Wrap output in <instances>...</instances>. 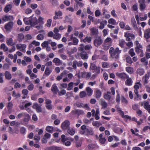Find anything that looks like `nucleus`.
<instances>
[{"mask_svg": "<svg viewBox=\"0 0 150 150\" xmlns=\"http://www.w3.org/2000/svg\"><path fill=\"white\" fill-rule=\"evenodd\" d=\"M142 84L139 82H136L134 86V92L135 94H138L139 88L142 87Z\"/></svg>", "mask_w": 150, "mask_h": 150, "instance_id": "nucleus-7", "label": "nucleus"}, {"mask_svg": "<svg viewBox=\"0 0 150 150\" xmlns=\"http://www.w3.org/2000/svg\"><path fill=\"white\" fill-rule=\"evenodd\" d=\"M91 41V37H86L83 40V41L84 42H87L90 43Z\"/></svg>", "mask_w": 150, "mask_h": 150, "instance_id": "nucleus-45", "label": "nucleus"}, {"mask_svg": "<svg viewBox=\"0 0 150 150\" xmlns=\"http://www.w3.org/2000/svg\"><path fill=\"white\" fill-rule=\"evenodd\" d=\"M92 48L91 45H87L84 46V49L86 50H90Z\"/></svg>", "mask_w": 150, "mask_h": 150, "instance_id": "nucleus-62", "label": "nucleus"}, {"mask_svg": "<svg viewBox=\"0 0 150 150\" xmlns=\"http://www.w3.org/2000/svg\"><path fill=\"white\" fill-rule=\"evenodd\" d=\"M91 33L92 34L95 35L97 34V31L96 29L94 28H92L91 29Z\"/></svg>", "mask_w": 150, "mask_h": 150, "instance_id": "nucleus-59", "label": "nucleus"}, {"mask_svg": "<svg viewBox=\"0 0 150 150\" xmlns=\"http://www.w3.org/2000/svg\"><path fill=\"white\" fill-rule=\"evenodd\" d=\"M103 42V41L100 37H97L94 41V45L97 47L100 45Z\"/></svg>", "mask_w": 150, "mask_h": 150, "instance_id": "nucleus-4", "label": "nucleus"}, {"mask_svg": "<svg viewBox=\"0 0 150 150\" xmlns=\"http://www.w3.org/2000/svg\"><path fill=\"white\" fill-rule=\"evenodd\" d=\"M115 74L116 76L122 79L125 80L128 77L129 75L124 72H117Z\"/></svg>", "mask_w": 150, "mask_h": 150, "instance_id": "nucleus-6", "label": "nucleus"}, {"mask_svg": "<svg viewBox=\"0 0 150 150\" xmlns=\"http://www.w3.org/2000/svg\"><path fill=\"white\" fill-rule=\"evenodd\" d=\"M128 53L132 57L134 56L135 54V52H134V49L133 48H131L129 50Z\"/></svg>", "mask_w": 150, "mask_h": 150, "instance_id": "nucleus-53", "label": "nucleus"}, {"mask_svg": "<svg viewBox=\"0 0 150 150\" xmlns=\"http://www.w3.org/2000/svg\"><path fill=\"white\" fill-rule=\"evenodd\" d=\"M81 76L82 77L89 78L91 76V72H86L83 71L81 72Z\"/></svg>", "mask_w": 150, "mask_h": 150, "instance_id": "nucleus-18", "label": "nucleus"}, {"mask_svg": "<svg viewBox=\"0 0 150 150\" xmlns=\"http://www.w3.org/2000/svg\"><path fill=\"white\" fill-rule=\"evenodd\" d=\"M55 15L53 17V18L55 20L59 19H62V16L63 13L61 11H55Z\"/></svg>", "mask_w": 150, "mask_h": 150, "instance_id": "nucleus-11", "label": "nucleus"}, {"mask_svg": "<svg viewBox=\"0 0 150 150\" xmlns=\"http://www.w3.org/2000/svg\"><path fill=\"white\" fill-rule=\"evenodd\" d=\"M103 133L100 134L99 137V142L102 144H104L106 140L105 138L103 137Z\"/></svg>", "mask_w": 150, "mask_h": 150, "instance_id": "nucleus-17", "label": "nucleus"}, {"mask_svg": "<svg viewBox=\"0 0 150 150\" xmlns=\"http://www.w3.org/2000/svg\"><path fill=\"white\" fill-rule=\"evenodd\" d=\"M51 90L55 93H57L59 91V90L56 84H54L52 85Z\"/></svg>", "mask_w": 150, "mask_h": 150, "instance_id": "nucleus-22", "label": "nucleus"}, {"mask_svg": "<svg viewBox=\"0 0 150 150\" xmlns=\"http://www.w3.org/2000/svg\"><path fill=\"white\" fill-rule=\"evenodd\" d=\"M33 15L30 17V25L32 26H34L38 23V21L36 17H34Z\"/></svg>", "mask_w": 150, "mask_h": 150, "instance_id": "nucleus-2", "label": "nucleus"}, {"mask_svg": "<svg viewBox=\"0 0 150 150\" xmlns=\"http://www.w3.org/2000/svg\"><path fill=\"white\" fill-rule=\"evenodd\" d=\"M70 124V122L68 120H66L62 124L61 127L63 130H65L68 128Z\"/></svg>", "mask_w": 150, "mask_h": 150, "instance_id": "nucleus-8", "label": "nucleus"}, {"mask_svg": "<svg viewBox=\"0 0 150 150\" xmlns=\"http://www.w3.org/2000/svg\"><path fill=\"white\" fill-rule=\"evenodd\" d=\"M86 91L88 94H92L93 92V90L89 87H86Z\"/></svg>", "mask_w": 150, "mask_h": 150, "instance_id": "nucleus-57", "label": "nucleus"}, {"mask_svg": "<svg viewBox=\"0 0 150 150\" xmlns=\"http://www.w3.org/2000/svg\"><path fill=\"white\" fill-rule=\"evenodd\" d=\"M144 107L146 110L150 108V105L148 102H144Z\"/></svg>", "mask_w": 150, "mask_h": 150, "instance_id": "nucleus-42", "label": "nucleus"}, {"mask_svg": "<svg viewBox=\"0 0 150 150\" xmlns=\"http://www.w3.org/2000/svg\"><path fill=\"white\" fill-rule=\"evenodd\" d=\"M101 14V12L99 10H96L95 12V15L96 17H97L100 16Z\"/></svg>", "mask_w": 150, "mask_h": 150, "instance_id": "nucleus-64", "label": "nucleus"}, {"mask_svg": "<svg viewBox=\"0 0 150 150\" xmlns=\"http://www.w3.org/2000/svg\"><path fill=\"white\" fill-rule=\"evenodd\" d=\"M125 37H129V38L131 37L132 39L134 38V35L132 33H130L129 32H127L125 33Z\"/></svg>", "mask_w": 150, "mask_h": 150, "instance_id": "nucleus-38", "label": "nucleus"}, {"mask_svg": "<svg viewBox=\"0 0 150 150\" xmlns=\"http://www.w3.org/2000/svg\"><path fill=\"white\" fill-rule=\"evenodd\" d=\"M121 52V50H119V48L118 47L115 49L113 47H111L109 51L111 57L115 61L118 60L119 58V54Z\"/></svg>", "mask_w": 150, "mask_h": 150, "instance_id": "nucleus-1", "label": "nucleus"}, {"mask_svg": "<svg viewBox=\"0 0 150 150\" xmlns=\"http://www.w3.org/2000/svg\"><path fill=\"white\" fill-rule=\"evenodd\" d=\"M93 125L97 127H99L102 125V123L98 121H94L92 122Z\"/></svg>", "mask_w": 150, "mask_h": 150, "instance_id": "nucleus-32", "label": "nucleus"}, {"mask_svg": "<svg viewBox=\"0 0 150 150\" xmlns=\"http://www.w3.org/2000/svg\"><path fill=\"white\" fill-rule=\"evenodd\" d=\"M44 36L41 34H39L37 36V39L38 40H42L44 39Z\"/></svg>", "mask_w": 150, "mask_h": 150, "instance_id": "nucleus-61", "label": "nucleus"}, {"mask_svg": "<svg viewBox=\"0 0 150 150\" xmlns=\"http://www.w3.org/2000/svg\"><path fill=\"white\" fill-rule=\"evenodd\" d=\"M5 77L6 79L10 80L12 78V76L10 72L8 71H6L4 73Z\"/></svg>", "mask_w": 150, "mask_h": 150, "instance_id": "nucleus-20", "label": "nucleus"}, {"mask_svg": "<svg viewBox=\"0 0 150 150\" xmlns=\"http://www.w3.org/2000/svg\"><path fill=\"white\" fill-rule=\"evenodd\" d=\"M1 49L3 50L4 51L6 52L8 50V48L4 43L2 44L1 45Z\"/></svg>", "mask_w": 150, "mask_h": 150, "instance_id": "nucleus-47", "label": "nucleus"}, {"mask_svg": "<svg viewBox=\"0 0 150 150\" xmlns=\"http://www.w3.org/2000/svg\"><path fill=\"white\" fill-rule=\"evenodd\" d=\"M101 105L102 106V108H107L108 104L103 99L101 100Z\"/></svg>", "mask_w": 150, "mask_h": 150, "instance_id": "nucleus-37", "label": "nucleus"}, {"mask_svg": "<svg viewBox=\"0 0 150 150\" xmlns=\"http://www.w3.org/2000/svg\"><path fill=\"white\" fill-rule=\"evenodd\" d=\"M121 100L122 103L126 105L127 104L128 101L124 96H122L121 97Z\"/></svg>", "mask_w": 150, "mask_h": 150, "instance_id": "nucleus-52", "label": "nucleus"}, {"mask_svg": "<svg viewBox=\"0 0 150 150\" xmlns=\"http://www.w3.org/2000/svg\"><path fill=\"white\" fill-rule=\"evenodd\" d=\"M150 77V76L149 74H146L143 78V81L144 84H147L148 82V80Z\"/></svg>", "mask_w": 150, "mask_h": 150, "instance_id": "nucleus-23", "label": "nucleus"}, {"mask_svg": "<svg viewBox=\"0 0 150 150\" xmlns=\"http://www.w3.org/2000/svg\"><path fill=\"white\" fill-rule=\"evenodd\" d=\"M83 65V62L82 61H77L76 60L74 61L72 63V67L74 69L77 68V66L78 67H81Z\"/></svg>", "mask_w": 150, "mask_h": 150, "instance_id": "nucleus-5", "label": "nucleus"}, {"mask_svg": "<svg viewBox=\"0 0 150 150\" xmlns=\"http://www.w3.org/2000/svg\"><path fill=\"white\" fill-rule=\"evenodd\" d=\"M49 44V41H45L41 44V46L43 47H46Z\"/></svg>", "mask_w": 150, "mask_h": 150, "instance_id": "nucleus-55", "label": "nucleus"}, {"mask_svg": "<svg viewBox=\"0 0 150 150\" xmlns=\"http://www.w3.org/2000/svg\"><path fill=\"white\" fill-rule=\"evenodd\" d=\"M97 67L96 65L94 62H91L90 67V69L92 70H95L97 69Z\"/></svg>", "mask_w": 150, "mask_h": 150, "instance_id": "nucleus-35", "label": "nucleus"}, {"mask_svg": "<svg viewBox=\"0 0 150 150\" xmlns=\"http://www.w3.org/2000/svg\"><path fill=\"white\" fill-rule=\"evenodd\" d=\"M139 3V9L140 11L143 10L146 8V5L145 3Z\"/></svg>", "mask_w": 150, "mask_h": 150, "instance_id": "nucleus-39", "label": "nucleus"}, {"mask_svg": "<svg viewBox=\"0 0 150 150\" xmlns=\"http://www.w3.org/2000/svg\"><path fill=\"white\" fill-rule=\"evenodd\" d=\"M126 71L129 74H131L133 72V68L131 67H126Z\"/></svg>", "mask_w": 150, "mask_h": 150, "instance_id": "nucleus-29", "label": "nucleus"}, {"mask_svg": "<svg viewBox=\"0 0 150 150\" xmlns=\"http://www.w3.org/2000/svg\"><path fill=\"white\" fill-rule=\"evenodd\" d=\"M126 61L127 63L131 64L133 63L132 58L129 56L127 57L126 58Z\"/></svg>", "mask_w": 150, "mask_h": 150, "instance_id": "nucleus-50", "label": "nucleus"}, {"mask_svg": "<svg viewBox=\"0 0 150 150\" xmlns=\"http://www.w3.org/2000/svg\"><path fill=\"white\" fill-rule=\"evenodd\" d=\"M53 63H54L55 65L57 66H59L62 64V61L56 57L52 61Z\"/></svg>", "mask_w": 150, "mask_h": 150, "instance_id": "nucleus-16", "label": "nucleus"}, {"mask_svg": "<svg viewBox=\"0 0 150 150\" xmlns=\"http://www.w3.org/2000/svg\"><path fill=\"white\" fill-rule=\"evenodd\" d=\"M2 20L5 22L8 21H12L13 20V18L12 16L4 15L3 16Z\"/></svg>", "mask_w": 150, "mask_h": 150, "instance_id": "nucleus-14", "label": "nucleus"}, {"mask_svg": "<svg viewBox=\"0 0 150 150\" xmlns=\"http://www.w3.org/2000/svg\"><path fill=\"white\" fill-rule=\"evenodd\" d=\"M79 51L81 52L85 51H84V46L83 44H81L80 45V47L78 48Z\"/></svg>", "mask_w": 150, "mask_h": 150, "instance_id": "nucleus-56", "label": "nucleus"}, {"mask_svg": "<svg viewBox=\"0 0 150 150\" xmlns=\"http://www.w3.org/2000/svg\"><path fill=\"white\" fill-rule=\"evenodd\" d=\"M67 71H64L60 74V75L58 76L56 78L57 80L59 81L61 80L62 78L64 75L67 74Z\"/></svg>", "mask_w": 150, "mask_h": 150, "instance_id": "nucleus-28", "label": "nucleus"}, {"mask_svg": "<svg viewBox=\"0 0 150 150\" xmlns=\"http://www.w3.org/2000/svg\"><path fill=\"white\" fill-rule=\"evenodd\" d=\"M23 21L25 24L28 25L30 24V17L28 18L26 17L24 18Z\"/></svg>", "mask_w": 150, "mask_h": 150, "instance_id": "nucleus-40", "label": "nucleus"}, {"mask_svg": "<svg viewBox=\"0 0 150 150\" xmlns=\"http://www.w3.org/2000/svg\"><path fill=\"white\" fill-rule=\"evenodd\" d=\"M100 3L102 4H104L105 5H108L109 4V1L108 0H101Z\"/></svg>", "mask_w": 150, "mask_h": 150, "instance_id": "nucleus-60", "label": "nucleus"}, {"mask_svg": "<svg viewBox=\"0 0 150 150\" xmlns=\"http://www.w3.org/2000/svg\"><path fill=\"white\" fill-rule=\"evenodd\" d=\"M68 133L70 135H72L75 133L74 130L71 128H69L67 131Z\"/></svg>", "mask_w": 150, "mask_h": 150, "instance_id": "nucleus-48", "label": "nucleus"}, {"mask_svg": "<svg viewBox=\"0 0 150 150\" xmlns=\"http://www.w3.org/2000/svg\"><path fill=\"white\" fill-rule=\"evenodd\" d=\"M13 23L12 22H10L6 24L4 26V28L6 31H10L13 26Z\"/></svg>", "mask_w": 150, "mask_h": 150, "instance_id": "nucleus-13", "label": "nucleus"}, {"mask_svg": "<svg viewBox=\"0 0 150 150\" xmlns=\"http://www.w3.org/2000/svg\"><path fill=\"white\" fill-rule=\"evenodd\" d=\"M24 38V36L22 33H20L18 35V40L19 42L22 41Z\"/></svg>", "mask_w": 150, "mask_h": 150, "instance_id": "nucleus-44", "label": "nucleus"}, {"mask_svg": "<svg viewBox=\"0 0 150 150\" xmlns=\"http://www.w3.org/2000/svg\"><path fill=\"white\" fill-rule=\"evenodd\" d=\"M119 42V45L122 47H123L124 45L126 43L125 41L123 39L120 40Z\"/></svg>", "mask_w": 150, "mask_h": 150, "instance_id": "nucleus-51", "label": "nucleus"}, {"mask_svg": "<svg viewBox=\"0 0 150 150\" xmlns=\"http://www.w3.org/2000/svg\"><path fill=\"white\" fill-rule=\"evenodd\" d=\"M74 83L72 82L69 83L68 85V87L67 88V90L70 91L73 88V85Z\"/></svg>", "mask_w": 150, "mask_h": 150, "instance_id": "nucleus-54", "label": "nucleus"}, {"mask_svg": "<svg viewBox=\"0 0 150 150\" xmlns=\"http://www.w3.org/2000/svg\"><path fill=\"white\" fill-rule=\"evenodd\" d=\"M53 31L54 33L53 37V38L57 40H59L61 37V35L58 33L59 32L58 29L57 28H55L54 29Z\"/></svg>", "mask_w": 150, "mask_h": 150, "instance_id": "nucleus-3", "label": "nucleus"}, {"mask_svg": "<svg viewBox=\"0 0 150 150\" xmlns=\"http://www.w3.org/2000/svg\"><path fill=\"white\" fill-rule=\"evenodd\" d=\"M107 23V22L106 20H104L103 21L100 23V25L99 26V28L100 29H103L105 25H106Z\"/></svg>", "mask_w": 150, "mask_h": 150, "instance_id": "nucleus-26", "label": "nucleus"}, {"mask_svg": "<svg viewBox=\"0 0 150 150\" xmlns=\"http://www.w3.org/2000/svg\"><path fill=\"white\" fill-rule=\"evenodd\" d=\"M111 46V45H108L107 44L103 43V49L104 50H107L109 49L110 46Z\"/></svg>", "mask_w": 150, "mask_h": 150, "instance_id": "nucleus-49", "label": "nucleus"}, {"mask_svg": "<svg viewBox=\"0 0 150 150\" xmlns=\"http://www.w3.org/2000/svg\"><path fill=\"white\" fill-rule=\"evenodd\" d=\"M85 132L87 133V135L90 134L91 135H93L94 134V132L93 130L88 128H87L85 130Z\"/></svg>", "mask_w": 150, "mask_h": 150, "instance_id": "nucleus-34", "label": "nucleus"}, {"mask_svg": "<svg viewBox=\"0 0 150 150\" xmlns=\"http://www.w3.org/2000/svg\"><path fill=\"white\" fill-rule=\"evenodd\" d=\"M11 8L12 7L11 5L9 4L7 5L4 8V11L5 13H8L11 9Z\"/></svg>", "mask_w": 150, "mask_h": 150, "instance_id": "nucleus-27", "label": "nucleus"}, {"mask_svg": "<svg viewBox=\"0 0 150 150\" xmlns=\"http://www.w3.org/2000/svg\"><path fill=\"white\" fill-rule=\"evenodd\" d=\"M108 23L112 25H115L116 24V22L115 19L111 18L108 20Z\"/></svg>", "mask_w": 150, "mask_h": 150, "instance_id": "nucleus-36", "label": "nucleus"}, {"mask_svg": "<svg viewBox=\"0 0 150 150\" xmlns=\"http://www.w3.org/2000/svg\"><path fill=\"white\" fill-rule=\"evenodd\" d=\"M126 81L125 82V84L126 85L130 86L132 85L133 83V81L131 78H129V76L128 77L126 78Z\"/></svg>", "mask_w": 150, "mask_h": 150, "instance_id": "nucleus-19", "label": "nucleus"}, {"mask_svg": "<svg viewBox=\"0 0 150 150\" xmlns=\"http://www.w3.org/2000/svg\"><path fill=\"white\" fill-rule=\"evenodd\" d=\"M16 47L17 49L23 51L26 48V46L25 44H17Z\"/></svg>", "mask_w": 150, "mask_h": 150, "instance_id": "nucleus-15", "label": "nucleus"}, {"mask_svg": "<svg viewBox=\"0 0 150 150\" xmlns=\"http://www.w3.org/2000/svg\"><path fill=\"white\" fill-rule=\"evenodd\" d=\"M136 72L140 76L144 74V70L142 68H139L137 69Z\"/></svg>", "mask_w": 150, "mask_h": 150, "instance_id": "nucleus-30", "label": "nucleus"}, {"mask_svg": "<svg viewBox=\"0 0 150 150\" xmlns=\"http://www.w3.org/2000/svg\"><path fill=\"white\" fill-rule=\"evenodd\" d=\"M70 38L68 40V41H70L71 40L73 41V44L74 45H76L78 44L79 42V40L76 37H74L73 34H71L70 36Z\"/></svg>", "mask_w": 150, "mask_h": 150, "instance_id": "nucleus-9", "label": "nucleus"}, {"mask_svg": "<svg viewBox=\"0 0 150 150\" xmlns=\"http://www.w3.org/2000/svg\"><path fill=\"white\" fill-rule=\"evenodd\" d=\"M80 56L83 59H86L88 58V56L86 52L85 51L81 52Z\"/></svg>", "mask_w": 150, "mask_h": 150, "instance_id": "nucleus-21", "label": "nucleus"}, {"mask_svg": "<svg viewBox=\"0 0 150 150\" xmlns=\"http://www.w3.org/2000/svg\"><path fill=\"white\" fill-rule=\"evenodd\" d=\"M52 20L51 19H48L46 25L48 27H50L52 23Z\"/></svg>", "mask_w": 150, "mask_h": 150, "instance_id": "nucleus-63", "label": "nucleus"}, {"mask_svg": "<svg viewBox=\"0 0 150 150\" xmlns=\"http://www.w3.org/2000/svg\"><path fill=\"white\" fill-rule=\"evenodd\" d=\"M41 105H39L37 103H35L33 106V108L36 109V111L38 112H41L42 111V109L41 107Z\"/></svg>", "mask_w": 150, "mask_h": 150, "instance_id": "nucleus-10", "label": "nucleus"}, {"mask_svg": "<svg viewBox=\"0 0 150 150\" xmlns=\"http://www.w3.org/2000/svg\"><path fill=\"white\" fill-rule=\"evenodd\" d=\"M48 132L52 133L53 130V127L52 126H47L45 129Z\"/></svg>", "mask_w": 150, "mask_h": 150, "instance_id": "nucleus-33", "label": "nucleus"}, {"mask_svg": "<svg viewBox=\"0 0 150 150\" xmlns=\"http://www.w3.org/2000/svg\"><path fill=\"white\" fill-rule=\"evenodd\" d=\"M131 21L132 25L133 27L135 29H137V25L134 18H132L131 19Z\"/></svg>", "mask_w": 150, "mask_h": 150, "instance_id": "nucleus-25", "label": "nucleus"}, {"mask_svg": "<svg viewBox=\"0 0 150 150\" xmlns=\"http://www.w3.org/2000/svg\"><path fill=\"white\" fill-rule=\"evenodd\" d=\"M6 43L8 46H11L14 44H13V40L12 38H10L6 41Z\"/></svg>", "mask_w": 150, "mask_h": 150, "instance_id": "nucleus-41", "label": "nucleus"}, {"mask_svg": "<svg viewBox=\"0 0 150 150\" xmlns=\"http://www.w3.org/2000/svg\"><path fill=\"white\" fill-rule=\"evenodd\" d=\"M96 147V145L93 144H89L88 146L89 150H92Z\"/></svg>", "mask_w": 150, "mask_h": 150, "instance_id": "nucleus-58", "label": "nucleus"}, {"mask_svg": "<svg viewBox=\"0 0 150 150\" xmlns=\"http://www.w3.org/2000/svg\"><path fill=\"white\" fill-rule=\"evenodd\" d=\"M75 113L78 115H83L84 114L83 111L80 110H76L75 111Z\"/></svg>", "mask_w": 150, "mask_h": 150, "instance_id": "nucleus-43", "label": "nucleus"}, {"mask_svg": "<svg viewBox=\"0 0 150 150\" xmlns=\"http://www.w3.org/2000/svg\"><path fill=\"white\" fill-rule=\"evenodd\" d=\"M25 117L23 119V121L25 122H28L30 118L29 115L28 114H25Z\"/></svg>", "mask_w": 150, "mask_h": 150, "instance_id": "nucleus-46", "label": "nucleus"}, {"mask_svg": "<svg viewBox=\"0 0 150 150\" xmlns=\"http://www.w3.org/2000/svg\"><path fill=\"white\" fill-rule=\"evenodd\" d=\"M112 41L110 38H107L104 41V43L112 45Z\"/></svg>", "mask_w": 150, "mask_h": 150, "instance_id": "nucleus-24", "label": "nucleus"}, {"mask_svg": "<svg viewBox=\"0 0 150 150\" xmlns=\"http://www.w3.org/2000/svg\"><path fill=\"white\" fill-rule=\"evenodd\" d=\"M52 70L50 69L48 67H46L45 71V74L47 76H48L52 72Z\"/></svg>", "mask_w": 150, "mask_h": 150, "instance_id": "nucleus-31", "label": "nucleus"}, {"mask_svg": "<svg viewBox=\"0 0 150 150\" xmlns=\"http://www.w3.org/2000/svg\"><path fill=\"white\" fill-rule=\"evenodd\" d=\"M144 37L147 40L150 38V28H147L144 31Z\"/></svg>", "mask_w": 150, "mask_h": 150, "instance_id": "nucleus-12", "label": "nucleus"}]
</instances>
